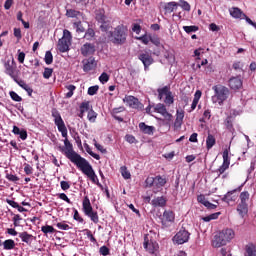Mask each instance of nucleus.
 I'll return each instance as SVG.
<instances>
[{"mask_svg":"<svg viewBox=\"0 0 256 256\" xmlns=\"http://www.w3.org/2000/svg\"><path fill=\"white\" fill-rule=\"evenodd\" d=\"M229 13L234 19H243V17L245 16V13H243V11L237 7L230 8Z\"/></svg>","mask_w":256,"mask_h":256,"instance_id":"obj_23","label":"nucleus"},{"mask_svg":"<svg viewBox=\"0 0 256 256\" xmlns=\"http://www.w3.org/2000/svg\"><path fill=\"white\" fill-rule=\"evenodd\" d=\"M136 39L137 41H141V43H143L144 45H149V41L151 40V34H145L143 36L136 37Z\"/></svg>","mask_w":256,"mask_h":256,"instance_id":"obj_40","label":"nucleus"},{"mask_svg":"<svg viewBox=\"0 0 256 256\" xmlns=\"http://www.w3.org/2000/svg\"><path fill=\"white\" fill-rule=\"evenodd\" d=\"M52 117L54 118V123L58 128V131L61 133L64 140V147H60V151L65 155V157L71 161L84 175H87L92 183H95L100 189H103V185L99 182V178L97 174H95V170H93V166L87 161V159L83 158L79 153H77L73 149V144L67 139V126H65V121L61 117V113H59L58 109H52Z\"/></svg>","mask_w":256,"mask_h":256,"instance_id":"obj_1","label":"nucleus"},{"mask_svg":"<svg viewBox=\"0 0 256 256\" xmlns=\"http://www.w3.org/2000/svg\"><path fill=\"white\" fill-rule=\"evenodd\" d=\"M127 28L125 25L121 24L114 28L112 32H110V41L114 45H125L127 43Z\"/></svg>","mask_w":256,"mask_h":256,"instance_id":"obj_3","label":"nucleus"},{"mask_svg":"<svg viewBox=\"0 0 256 256\" xmlns=\"http://www.w3.org/2000/svg\"><path fill=\"white\" fill-rule=\"evenodd\" d=\"M53 75V69L52 68H45L43 72L44 79H51V76Z\"/></svg>","mask_w":256,"mask_h":256,"instance_id":"obj_50","label":"nucleus"},{"mask_svg":"<svg viewBox=\"0 0 256 256\" xmlns=\"http://www.w3.org/2000/svg\"><path fill=\"white\" fill-rule=\"evenodd\" d=\"M84 147L87 154L93 157V159H96V161H99V159H101V156H99V154H96L93 152V150H91V147L89 146V144L85 143Z\"/></svg>","mask_w":256,"mask_h":256,"instance_id":"obj_33","label":"nucleus"},{"mask_svg":"<svg viewBox=\"0 0 256 256\" xmlns=\"http://www.w3.org/2000/svg\"><path fill=\"white\" fill-rule=\"evenodd\" d=\"M123 101L124 103H127L132 109H138L139 111H142L144 107L143 103H141L135 96H126Z\"/></svg>","mask_w":256,"mask_h":256,"instance_id":"obj_12","label":"nucleus"},{"mask_svg":"<svg viewBox=\"0 0 256 256\" xmlns=\"http://www.w3.org/2000/svg\"><path fill=\"white\" fill-rule=\"evenodd\" d=\"M80 53L83 55V57H89V55H93V53H95V45L91 43H85L80 48Z\"/></svg>","mask_w":256,"mask_h":256,"instance_id":"obj_17","label":"nucleus"},{"mask_svg":"<svg viewBox=\"0 0 256 256\" xmlns=\"http://www.w3.org/2000/svg\"><path fill=\"white\" fill-rule=\"evenodd\" d=\"M158 93V99L161 101L163 97H167L171 93V87L170 86H164L162 88L157 89Z\"/></svg>","mask_w":256,"mask_h":256,"instance_id":"obj_28","label":"nucleus"},{"mask_svg":"<svg viewBox=\"0 0 256 256\" xmlns=\"http://www.w3.org/2000/svg\"><path fill=\"white\" fill-rule=\"evenodd\" d=\"M19 237L21 238V241L23 243H26L27 245H31L33 243V240L35 239V237L28 232L19 233Z\"/></svg>","mask_w":256,"mask_h":256,"instance_id":"obj_25","label":"nucleus"},{"mask_svg":"<svg viewBox=\"0 0 256 256\" xmlns=\"http://www.w3.org/2000/svg\"><path fill=\"white\" fill-rule=\"evenodd\" d=\"M164 103L168 106L175 103V97L173 96V92H170L168 95L165 96Z\"/></svg>","mask_w":256,"mask_h":256,"instance_id":"obj_38","label":"nucleus"},{"mask_svg":"<svg viewBox=\"0 0 256 256\" xmlns=\"http://www.w3.org/2000/svg\"><path fill=\"white\" fill-rule=\"evenodd\" d=\"M44 61L46 65H51V63H53V54L51 51H46Z\"/></svg>","mask_w":256,"mask_h":256,"instance_id":"obj_46","label":"nucleus"},{"mask_svg":"<svg viewBox=\"0 0 256 256\" xmlns=\"http://www.w3.org/2000/svg\"><path fill=\"white\" fill-rule=\"evenodd\" d=\"M93 37H95V30H93V28H88L85 32L84 39L91 41Z\"/></svg>","mask_w":256,"mask_h":256,"instance_id":"obj_39","label":"nucleus"},{"mask_svg":"<svg viewBox=\"0 0 256 256\" xmlns=\"http://www.w3.org/2000/svg\"><path fill=\"white\" fill-rule=\"evenodd\" d=\"M228 85L230 89H233L235 91L243 87V81L239 77H232L229 79Z\"/></svg>","mask_w":256,"mask_h":256,"instance_id":"obj_19","label":"nucleus"},{"mask_svg":"<svg viewBox=\"0 0 256 256\" xmlns=\"http://www.w3.org/2000/svg\"><path fill=\"white\" fill-rule=\"evenodd\" d=\"M139 129L144 133L145 135H153V131H155V127L153 126H148L144 122H141L139 124Z\"/></svg>","mask_w":256,"mask_h":256,"instance_id":"obj_27","label":"nucleus"},{"mask_svg":"<svg viewBox=\"0 0 256 256\" xmlns=\"http://www.w3.org/2000/svg\"><path fill=\"white\" fill-rule=\"evenodd\" d=\"M18 61L19 63H25V52L18 50Z\"/></svg>","mask_w":256,"mask_h":256,"instance_id":"obj_62","label":"nucleus"},{"mask_svg":"<svg viewBox=\"0 0 256 256\" xmlns=\"http://www.w3.org/2000/svg\"><path fill=\"white\" fill-rule=\"evenodd\" d=\"M4 69H5V73L6 75H9V77H11V79H14L17 77V74L16 73V66L13 65V62L11 64V61H7L5 62L4 64Z\"/></svg>","mask_w":256,"mask_h":256,"instance_id":"obj_18","label":"nucleus"},{"mask_svg":"<svg viewBox=\"0 0 256 256\" xmlns=\"http://www.w3.org/2000/svg\"><path fill=\"white\" fill-rule=\"evenodd\" d=\"M216 143H217V139H215V136L213 134H208V136L206 138L207 151H210V149H213V147H215Z\"/></svg>","mask_w":256,"mask_h":256,"instance_id":"obj_29","label":"nucleus"},{"mask_svg":"<svg viewBox=\"0 0 256 256\" xmlns=\"http://www.w3.org/2000/svg\"><path fill=\"white\" fill-rule=\"evenodd\" d=\"M42 233L47 237L48 235H53V233H57V230L51 225H44L41 227Z\"/></svg>","mask_w":256,"mask_h":256,"instance_id":"obj_30","label":"nucleus"},{"mask_svg":"<svg viewBox=\"0 0 256 256\" xmlns=\"http://www.w3.org/2000/svg\"><path fill=\"white\" fill-rule=\"evenodd\" d=\"M66 15H67V17L75 18V17L81 16L82 14H81V12H79L75 9H68L66 11Z\"/></svg>","mask_w":256,"mask_h":256,"instance_id":"obj_42","label":"nucleus"},{"mask_svg":"<svg viewBox=\"0 0 256 256\" xmlns=\"http://www.w3.org/2000/svg\"><path fill=\"white\" fill-rule=\"evenodd\" d=\"M232 239H235V231L231 228H226L220 231L214 236L212 240V246L216 249L219 247H225Z\"/></svg>","mask_w":256,"mask_h":256,"instance_id":"obj_2","label":"nucleus"},{"mask_svg":"<svg viewBox=\"0 0 256 256\" xmlns=\"http://www.w3.org/2000/svg\"><path fill=\"white\" fill-rule=\"evenodd\" d=\"M181 8L184 10V11H191V5L188 4L187 1L185 0H180V4Z\"/></svg>","mask_w":256,"mask_h":256,"instance_id":"obj_51","label":"nucleus"},{"mask_svg":"<svg viewBox=\"0 0 256 256\" xmlns=\"http://www.w3.org/2000/svg\"><path fill=\"white\" fill-rule=\"evenodd\" d=\"M151 205L152 207H165L167 205V199L163 196L156 197L151 201Z\"/></svg>","mask_w":256,"mask_h":256,"instance_id":"obj_26","label":"nucleus"},{"mask_svg":"<svg viewBox=\"0 0 256 256\" xmlns=\"http://www.w3.org/2000/svg\"><path fill=\"white\" fill-rule=\"evenodd\" d=\"M80 110L84 111V113L89 111V102H82L80 104Z\"/></svg>","mask_w":256,"mask_h":256,"instance_id":"obj_63","label":"nucleus"},{"mask_svg":"<svg viewBox=\"0 0 256 256\" xmlns=\"http://www.w3.org/2000/svg\"><path fill=\"white\" fill-rule=\"evenodd\" d=\"M222 201L224 203H235L237 201V194H235V191L231 190L228 191L222 198Z\"/></svg>","mask_w":256,"mask_h":256,"instance_id":"obj_21","label":"nucleus"},{"mask_svg":"<svg viewBox=\"0 0 256 256\" xmlns=\"http://www.w3.org/2000/svg\"><path fill=\"white\" fill-rule=\"evenodd\" d=\"M6 179L8 181H11L12 183H17V181H19V178L17 177V175H13V174H6Z\"/></svg>","mask_w":256,"mask_h":256,"instance_id":"obj_55","label":"nucleus"},{"mask_svg":"<svg viewBox=\"0 0 256 256\" xmlns=\"http://www.w3.org/2000/svg\"><path fill=\"white\" fill-rule=\"evenodd\" d=\"M74 220L78 221V223H83L85 220L83 219V217H81V215H79V211L74 210Z\"/></svg>","mask_w":256,"mask_h":256,"instance_id":"obj_57","label":"nucleus"},{"mask_svg":"<svg viewBox=\"0 0 256 256\" xmlns=\"http://www.w3.org/2000/svg\"><path fill=\"white\" fill-rule=\"evenodd\" d=\"M21 215L19 214H15L12 221H13V224H14V227H19V221H21Z\"/></svg>","mask_w":256,"mask_h":256,"instance_id":"obj_56","label":"nucleus"},{"mask_svg":"<svg viewBox=\"0 0 256 256\" xmlns=\"http://www.w3.org/2000/svg\"><path fill=\"white\" fill-rule=\"evenodd\" d=\"M56 227H58V229H61V231H69V229H71L69 224H65V223H62V222H58L56 224Z\"/></svg>","mask_w":256,"mask_h":256,"instance_id":"obj_52","label":"nucleus"},{"mask_svg":"<svg viewBox=\"0 0 256 256\" xmlns=\"http://www.w3.org/2000/svg\"><path fill=\"white\" fill-rule=\"evenodd\" d=\"M94 146L100 153H107V149H105L101 144L97 143L96 140H94Z\"/></svg>","mask_w":256,"mask_h":256,"instance_id":"obj_58","label":"nucleus"},{"mask_svg":"<svg viewBox=\"0 0 256 256\" xmlns=\"http://www.w3.org/2000/svg\"><path fill=\"white\" fill-rule=\"evenodd\" d=\"M24 172L26 175H33V167H31V165H29L28 163H25Z\"/></svg>","mask_w":256,"mask_h":256,"instance_id":"obj_53","label":"nucleus"},{"mask_svg":"<svg viewBox=\"0 0 256 256\" xmlns=\"http://www.w3.org/2000/svg\"><path fill=\"white\" fill-rule=\"evenodd\" d=\"M223 157V163L222 165L217 169V173L219 175H223L227 169H229V165H231V160L229 159V149H225L222 154Z\"/></svg>","mask_w":256,"mask_h":256,"instance_id":"obj_13","label":"nucleus"},{"mask_svg":"<svg viewBox=\"0 0 256 256\" xmlns=\"http://www.w3.org/2000/svg\"><path fill=\"white\" fill-rule=\"evenodd\" d=\"M146 187H153V193H159L164 185H167V177L158 175L156 177H147Z\"/></svg>","mask_w":256,"mask_h":256,"instance_id":"obj_5","label":"nucleus"},{"mask_svg":"<svg viewBox=\"0 0 256 256\" xmlns=\"http://www.w3.org/2000/svg\"><path fill=\"white\" fill-rule=\"evenodd\" d=\"M66 89L68 90V92L65 94L66 99H71L73 97V93H75V89H77V87L73 84L67 85Z\"/></svg>","mask_w":256,"mask_h":256,"instance_id":"obj_35","label":"nucleus"},{"mask_svg":"<svg viewBox=\"0 0 256 256\" xmlns=\"http://www.w3.org/2000/svg\"><path fill=\"white\" fill-rule=\"evenodd\" d=\"M190 238L191 233L187 231V228H185V226H182L179 231L174 235L172 241L173 243H175V245H183L185 243H188Z\"/></svg>","mask_w":256,"mask_h":256,"instance_id":"obj_9","label":"nucleus"},{"mask_svg":"<svg viewBox=\"0 0 256 256\" xmlns=\"http://www.w3.org/2000/svg\"><path fill=\"white\" fill-rule=\"evenodd\" d=\"M143 247L147 253H150V255H153L157 249H159V244L157 241L153 239V236L149 234L144 235V242Z\"/></svg>","mask_w":256,"mask_h":256,"instance_id":"obj_11","label":"nucleus"},{"mask_svg":"<svg viewBox=\"0 0 256 256\" xmlns=\"http://www.w3.org/2000/svg\"><path fill=\"white\" fill-rule=\"evenodd\" d=\"M15 83H17V85H19V87H21L22 89H24V91H26L29 95V97H31V95H33V88H31L30 86H28V84L26 82H24V80H19L17 77L14 79Z\"/></svg>","mask_w":256,"mask_h":256,"instance_id":"obj_22","label":"nucleus"},{"mask_svg":"<svg viewBox=\"0 0 256 256\" xmlns=\"http://www.w3.org/2000/svg\"><path fill=\"white\" fill-rule=\"evenodd\" d=\"M242 19H245L246 23H248L249 25H252V27H254L256 29V23L253 22V20H251V18H249L248 16H246L244 14V17H242Z\"/></svg>","mask_w":256,"mask_h":256,"instance_id":"obj_64","label":"nucleus"},{"mask_svg":"<svg viewBox=\"0 0 256 256\" xmlns=\"http://www.w3.org/2000/svg\"><path fill=\"white\" fill-rule=\"evenodd\" d=\"M150 42L155 47H161V38L157 34H150Z\"/></svg>","mask_w":256,"mask_h":256,"instance_id":"obj_32","label":"nucleus"},{"mask_svg":"<svg viewBox=\"0 0 256 256\" xmlns=\"http://www.w3.org/2000/svg\"><path fill=\"white\" fill-rule=\"evenodd\" d=\"M185 33H197L199 31V26H183Z\"/></svg>","mask_w":256,"mask_h":256,"instance_id":"obj_45","label":"nucleus"},{"mask_svg":"<svg viewBox=\"0 0 256 256\" xmlns=\"http://www.w3.org/2000/svg\"><path fill=\"white\" fill-rule=\"evenodd\" d=\"M225 126L230 133H235V128L233 127V120L231 116H228L225 120Z\"/></svg>","mask_w":256,"mask_h":256,"instance_id":"obj_34","label":"nucleus"},{"mask_svg":"<svg viewBox=\"0 0 256 256\" xmlns=\"http://www.w3.org/2000/svg\"><path fill=\"white\" fill-rule=\"evenodd\" d=\"M162 229H167L175 223V212L173 210H165L162 215L159 216Z\"/></svg>","mask_w":256,"mask_h":256,"instance_id":"obj_10","label":"nucleus"},{"mask_svg":"<svg viewBox=\"0 0 256 256\" xmlns=\"http://www.w3.org/2000/svg\"><path fill=\"white\" fill-rule=\"evenodd\" d=\"M98 91H99V85L90 86L88 88V95L90 96L97 95Z\"/></svg>","mask_w":256,"mask_h":256,"instance_id":"obj_48","label":"nucleus"},{"mask_svg":"<svg viewBox=\"0 0 256 256\" xmlns=\"http://www.w3.org/2000/svg\"><path fill=\"white\" fill-rule=\"evenodd\" d=\"M87 119L90 121V123H95V120L97 119V112H95L93 109L89 110Z\"/></svg>","mask_w":256,"mask_h":256,"instance_id":"obj_43","label":"nucleus"},{"mask_svg":"<svg viewBox=\"0 0 256 256\" xmlns=\"http://www.w3.org/2000/svg\"><path fill=\"white\" fill-rule=\"evenodd\" d=\"M185 118V111L181 110H177L176 111V119L174 122V127L176 129H181V126L183 125V119Z\"/></svg>","mask_w":256,"mask_h":256,"instance_id":"obj_20","label":"nucleus"},{"mask_svg":"<svg viewBox=\"0 0 256 256\" xmlns=\"http://www.w3.org/2000/svg\"><path fill=\"white\" fill-rule=\"evenodd\" d=\"M179 7V3L177 2H168L164 5V13L165 15H171L175 9Z\"/></svg>","mask_w":256,"mask_h":256,"instance_id":"obj_24","label":"nucleus"},{"mask_svg":"<svg viewBox=\"0 0 256 256\" xmlns=\"http://www.w3.org/2000/svg\"><path fill=\"white\" fill-rule=\"evenodd\" d=\"M154 112L162 115V117H164L166 121H172L173 119V115L167 111V107L165 106V104H156V106L154 107Z\"/></svg>","mask_w":256,"mask_h":256,"instance_id":"obj_14","label":"nucleus"},{"mask_svg":"<svg viewBox=\"0 0 256 256\" xmlns=\"http://www.w3.org/2000/svg\"><path fill=\"white\" fill-rule=\"evenodd\" d=\"M82 211L86 217H89L91 221L97 225L99 223V213L93 210V206L91 205V200H89V196H85L82 201Z\"/></svg>","mask_w":256,"mask_h":256,"instance_id":"obj_6","label":"nucleus"},{"mask_svg":"<svg viewBox=\"0 0 256 256\" xmlns=\"http://www.w3.org/2000/svg\"><path fill=\"white\" fill-rule=\"evenodd\" d=\"M138 59L142 61L145 70H147L151 65H153V56L149 52H144L138 55Z\"/></svg>","mask_w":256,"mask_h":256,"instance_id":"obj_15","label":"nucleus"},{"mask_svg":"<svg viewBox=\"0 0 256 256\" xmlns=\"http://www.w3.org/2000/svg\"><path fill=\"white\" fill-rule=\"evenodd\" d=\"M123 111H125V107L120 106V107L114 108V109L111 111V115H117V114H119V113H123Z\"/></svg>","mask_w":256,"mask_h":256,"instance_id":"obj_59","label":"nucleus"},{"mask_svg":"<svg viewBox=\"0 0 256 256\" xmlns=\"http://www.w3.org/2000/svg\"><path fill=\"white\" fill-rule=\"evenodd\" d=\"M3 247L5 251H11L12 249H15V240L8 239L3 242Z\"/></svg>","mask_w":256,"mask_h":256,"instance_id":"obj_31","label":"nucleus"},{"mask_svg":"<svg viewBox=\"0 0 256 256\" xmlns=\"http://www.w3.org/2000/svg\"><path fill=\"white\" fill-rule=\"evenodd\" d=\"M246 253L245 256H256V246L253 244L246 246Z\"/></svg>","mask_w":256,"mask_h":256,"instance_id":"obj_37","label":"nucleus"},{"mask_svg":"<svg viewBox=\"0 0 256 256\" xmlns=\"http://www.w3.org/2000/svg\"><path fill=\"white\" fill-rule=\"evenodd\" d=\"M72 39L73 36L71 35V32L67 29H64L63 36L58 41V50L60 53H67V51H69V46L71 45Z\"/></svg>","mask_w":256,"mask_h":256,"instance_id":"obj_8","label":"nucleus"},{"mask_svg":"<svg viewBox=\"0 0 256 256\" xmlns=\"http://www.w3.org/2000/svg\"><path fill=\"white\" fill-rule=\"evenodd\" d=\"M214 91V95L212 96V102L218 103V105H223L229 96L231 95V91L226 86L221 84L215 85L212 87Z\"/></svg>","mask_w":256,"mask_h":256,"instance_id":"obj_4","label":"nucleus"},{"mask_svg":"<svg viewBox=\"0 0 256 256\" xmlns=\"http://www.w3.org/2000/svg\"><path fill=\"white\" fill-rule=\"evenodd\" d=\"M99 252H100V255H103V256L109 255V249L107 246H101Z\"/></svg>","mask_w":256,"mask_h":256,"instance_id":"obj_60","label":"nucleus"},{"mask_svg":"<svg viewBox=\"0 0 256 256\" xmlns=\"http://www.w3.org/2000/svg\"><path fill=\"white\" fill-rule=\"evenodd\" d=\"M99 81H100V83H102V85H105V83H107L109 81V74H107L106 72H103L99 76Z\"/></svg>","mask_w":256,"mask_h":256,"instance_id":"obj_49","label":"nucleus"},{"mask_svg":"<svg viewBox=\"0 0 256 256\" xmlns=\"http://www.w3.org/2000/svg\"><path fill=\"white\" fill-rule=\"evenodd\" d=\"M82 63H83V71L85 73H89V71H93V69L97 67V63L95 62L94 57H90L86 60H83Z\"/></svg>","mask_w":256,"mask_h":256,"instance_id":"obj_16","label":"nucleus"},{"mask_svg":"<svg viewBox=\"0 0 256 256\" xmlns=\"http://www.w3.org/2000/svg\"><path fill=\"white\" fill-rule=\"evenodd\" d=\"M73 25L77 33H85V28L83 27V24L81 23V21L74 22Z\"/></svg>","mask_w":256,"mask_h":256,"instance_id":"obj_47","label":"nucleus"},{"mask_svg":"<svg viewBox=\"0 0 256 256\" xmlns=\"http://www.w3.org/2000/svg\"><path fill=\"white\" fill-rule=\"evenodd\" d=\"M120 172H121L122 177H124V179H131V172H129V170H127V166H121Z\"/></svg>","mask_w":256,"mask_h":256,"instance_id":"obj_41","label":"nucleus"},{"mask_svg":"<svg viewBox=\"0 0 256 256\" xmlns=\"http://www.w3.org/2000/svg\"><path fill=\"white\" fill-rule=\"evenodd\" d=\"M251 198V194L248 191H243L239 195L240 202L237 205L236 211L240 215V217H245L247 213H249V199Z\"/></svg>","mask_w":256,"mask_h":256,"instance_id":"obj_7","label":"nucleus"},{"mask_svg":"<svg viewBox=\"0 0 256 256\" xmlns=\"http://www.w3.org/2000/svg\"><path fill=\"white\" fill-rule=\"evenodd\" d=\"M9 95H10L12 101H16V103H21V101H23V98L21 96H19V94H17V92H15V91H10Z\"/></svg>","mask_w":256,"mask_h":256,"instance_id":"obj_44","label":"nucleus"},{"mask_svg":"<svg viewBox=\"0 0 256 256\" xmlns=\"http://www.w3.org/2000/svg\"><path fill=\"white\" fill-rule=\"evenodd\" d=\"M219 215H221V212L212 213L206 217H203L202 220L205 221V223H209V221L219 219Z\"/></svg>","mask_w":256,"mask_h":256,"instance_id":"obj_36","label":"nucleus"},{"mask_svg":"<svg viewBox=\"0 0 256 256\" xmlns=\"http://www.w3.org/2000/svg\"><path fill=\"white\" fill-rule=\"evenodd\" d=\"M14 37H16L18 40L23 38V35L21 34V28H14Z\"/></svg>","mask_w":256,"mask_h":256,"instance_id":"obj_61","label":"nucleus"},{"mask_svg":"<svg viewBox=\"0 0 256 256\" xmlns=\"http://www.w3.org/2000/svg\"><path fill=\"white\" fill-rule=\"evenodd\" d=\"M60 187L62 191H68V189H71V184H69L67 181H61Z\"/></svg>","mask_w":256,"mask_h":256,"instance_id":"obj_54","label":"nucleus"}]
</instances>
